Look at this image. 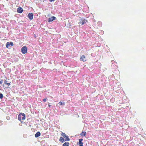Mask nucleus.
Wrapping results in <instances>:
<instances>
[{
    "label": "nucleus",
    "instance_id": "obj_1",
    "mask_svg": "<svg viewBox=\"0 0 146 146\" xmlns=\"http://www.w3.org/2000/svg\"><path fill=\"white\" fill-rule=\"evenodd\" d=\"M25 119V115L24 113H20L18 116V119L21 122V120H24Z\"/></svg>",
    "mask_w": 146,
    "mask_h": 146
},
{
    "label": "nucleus",
    "instance_id": "obj_2",
    "mask_svg": "<svg viewBox=\"0 0 146 146\" xmlns=\"http://www.w3.org/2000/svg\"><path fill=\"white\" fill-rule=\"evenodd\" d=\"M61 135L65 139V141H68L70 140V139L68 137V136H67L65 133L62 132Z\"/></svg>",
    "mask_w": 146,
    "mask_h": 146
},
{
    "label": "nucleus",
    "instance_id": "obj_3",
    "mask_svg": "<svg viewBox=\"0 0 146 146\" xmlns=\"http://www.w3.org/2000/svg\"><path fill=\"white\" fill-rule=\"evenodd\" d=\"M21 51L22 53L25 54L27 52V49L26 46H23L21 49Z\"/></svg>",
    "mask_w": 146,
    "mask_h": 146
},
{
    "label": "nucleus",
    "instance_id": "obj_4",
    "mask_svg": "<svg viewBox=\"0 0 146 146\" xmlns=\"http://www.w3.org/2000/svg\"><path fill=\"white\" fill-rule=\"evenodd\" d=\"M11 45L12 46H13V42H7L6 44V47L7 48H9V46Z\"/></svg>",
    "mask_w": 146,
    "mask_h": 146
},
{
    "label": "nucleus",
    "instance_id": "obj_5",
    "mask_svg": "<svg viewBox=\"0 0 146 146\" xmlns=\"http://www.w3.org/2000/svg\"><path fill=\"white\" fill-rule=\"evenodd\" d=\"M28 16L29 19L30 20H32L33 18V14L31 13H29L28 14Z\"/></svg>",
    "mask_w": 146,
    "mask_h": 146
},
{
    "label": "nucleus",
    "instance_id": "obj_6",
    "mask_svg": "<svg viewBox=\"0 0 146 146\" xmlns=\"http://www.w3.org/2000/svg\"><path fill=\"white\" fill-rule=\"evenodd\" d=\"M80 60L81 61L85 62L86 60V58L84 55H83L81 56Z\"/></svg>",
    "mask_w": 146,
    "mask_h": 146
},
{
    "label": "nucleus",
    "instance_id": "obj_7",
    "mask_svg": "<svg viewBox=\"0 0 146 146\" xmlns=\"http://www.w3.org/2000/svg\"><path fill=\"white\" fill-rule=\"evenodd\" d=\"M56 18L55 17L53 16L50 18H49L48 20V22H51L53 21L56 19Z\"/></svg>",
    "mask_w": 146,
    "mask_h": 146
},
{
    "label": "nucleus",
    "instance_id": "obj_8",
    "mask_svg": "<svg viewBox=\"0 0 146 146\" xmlns=\"http://www.w3.org/2000/svg\"><path fill=\"white\" fill-rule=\"evenodd\" d=\"M23 11V9L21 7H19L17 9V12L19 13H21Z\"/></svg>",
    "mask_w": 146,
    "mask_h": 146
},
{
    "label": "nucleus",
    "instance_id": "obj_9",
    "mask_svg": "<svg viewBox=\"0 0 146 146\" xmlns=\"http://www.w3.org/2000/svg\"><path fill=\"white\" fill-rule=\"evenodd\" d=\"M83 140L82 139H79V146H83V143L82 141Z\"/></svg>",
    "mask_w": 146,
    "mask_h": 146
},
{
    "label": "nucleus",
    "instance_id": "obj_10",
    "mask_svg": "<svg viewBox=\"0 0 146 146\" xmlns=\"http://www.w3.org/2000/svg\"><path fill=\"white\" fill-rule=\"evenodd\" d=\"M88 21L85 19L82 20V22H80L79 24H81L82 25H83L84 23L87 22Z\"/></svg>",
    "mask_w": 146,
    "mask_h": 146
},
{
    "label": "nucleus",
    "instance_id": "obj_11",
    "mask_svg": "<svg viewBox=\"0 0 146 146\" xmlns=\"http://www.w3.org/2000/svg\"><path fill=\"white\" fill-rule=\"evenodd\" d=\"M40 133L39 132H38L35 134V137L36 138L38 137L40 135Z\"/></svg>",
    "mask_w": 146,
    "mask_h": 146
},
{
    "label": "nucleus",
    "instance_id": "obj_12",
    "mask_svg": "<svg viewBox=\"0 0 146 146\" xmlns=\"http://www.w3.org/2000/svg\"><path fill=\"white\" fill-rule=\"evenodd\" d=\"M65 141V139L64 140L63 137H60L59 139V141H60L62 142V143H63Z\"/></svg>",
    "mask_w": 146,
    "mask_h": 146
},
{
    "label": "nucleus",
    "instance_id": "obj_13",
    "mask_svg": "<svg viewBox=\"0 0 146 146\" xmlns=\"http://www.w3.org/2000/svg\"><path fill=\"white\" fill-rule=\"evenodd\" d=\"M86 133L85 131H82L80 133V135L82 136H85L86 134Z\"/></svg>",
    "mask_w": 146,
    "mask_h": 146
},
{
    "label": "nucleus",
    "instance_id": "obj_14",
    "mask_svg": "<svg viewBox=\"0 0 146 146\" xmlns=\"http://www.w3.org/2000/svg\"><path fill=\"white\" fill-rule=\"evenodd\" d=\"M69 143L68 142H66L64 143L62 145V146H69Z\"/></svg>",
    "mask_w": 146,
    "mask_h": 146
},
{
    "label": "nucleus",
    "instance_id": "obj_15",
    "mask_svg": "<svg viewBox=\"0 0 146 146\" xmlns=\"http://www.w3.org/2000/svg\"><path fill=\"white\" fill-rule=\"evenodd\" d=\"M59 104L60 105H64L65 104L64 103V102H60L59 103Z\"/></svg>",
    "mask_w": 146,
    "mask_h": 146
},
{
    "label": "nucleus",
    "instance_id": "obj_16",
    "mask_svg": "<svg viewBox=\"0 0 146 146\" xmlns=\"http://www.w3.org/2000/svg\"><path fill=\"white\" fill-rule=\"evenodd\" d=\"M3 98V95L1 94H0V99H2Z\"/></svg>",
    "mask_w": 146,
    "mask_h": 146
},
{
    "label": "nucleus",
    "instance_id": "obj_17",
    "mask_svg": "<svg viewBox=\"0 0 146 146\" xmlns=\"http://www.w3.org/2000/svg\"><path fill=\"white\" fill-rule=\"evenodd\" d=\"M3 80H0V84H1L2 83H3Z\"/></svg>",
    "mask_w": 146,
    "mask_h": 146
},
{
    "label": "nucleus",
    "instance_id": "obj_18",
    "mask_svg": "<svg viewBox=\"0 0 146 146\" xmlns=\"http://www.w3.org/2000/svg\"><path fill=\"white\" fill-rule=\"evenodd\" d=\"M7 82V81L6 80L4 81V82L5 84H6L8 83Z\"/></svg>",
    "mask_w": 146,
    "mask_h": 146
},
{
    "label": "nucleus",
    "instance_id": "obj_19",
    "mask_svg": "<svg viewBox=\"0 0 146 146\" xmlns=\"http://www.w3.org/2000/svg\"><path fill=\"white\" fill-rule=\"evenodd\" d=\"M47 98H44L43 99V101L45 102H46Z\"/></svg>",
    "mask_w": 146,
    "mask_h": 146
},
{
    "label": "nucleus",
    "instance_id": "obj_20",
    "mask_svg": "<svg viewBox=\"0 0 146 146\" xmlns=\"http://www.w3.org/2000/svg\"><path fill=\"white\" fill-rule=\"evenodd\" d=\"M6 84L8 86H10L11 85L10 83H7Z\"/></svg>",
    "mask_w": 146,
    "mask_h": 146
},
{
    "label": "nucleus",
    "instance_id": "obj_21",
    "mask_svg": "<svg viewBox=\"0 0 146 146\" xmlns=\"http://www.w3.org/2000/svg\"><path fill=\"white\" fill-rule=\"evenodd\" d=\"M55 0H49V1L50 2H52L53 1H54Z\"/></svg>",
    "mask_w": 146,
    "mask_h": 146
},
{
    "label": "nucleus",
    "instance_id": "obj_22",
    "mask_svg": "<svg viewBox=\"0 0 146 146\" xmlns=\"http://www.w3.org/2000/svg\"><path fill=\"white\" fill-rule=\"evenodd\" d=\"M48 106H49V107H50L51 106V105H49V104H48Z\"/></svg>",
    "mask_w": 146,
    "mask_h": 146
},
{
    "label": "nucleus",
    "instance_id": "obj_23",
    "mask_svg": "<svg viewBox=\"0 0 146 146\" xmlns=\"http://www.w3.org/2000/svg\"><path fill=\"white\" fill-rule=\"evenodd\" d=\"M3 86H4V84H3Z\"/></svg>",
    "mask_w": 146,
    "mask_h": 146
}]
</instances>
